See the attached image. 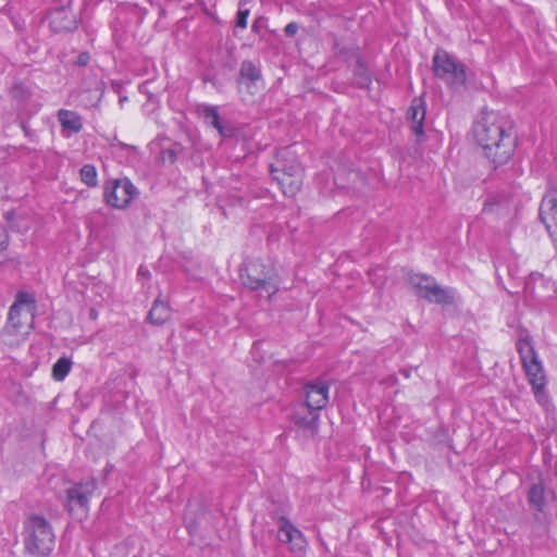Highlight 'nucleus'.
Returning a JSON list of instances; mask_svg holds the SVG:
<instances>
[{"label":"nucleus","instance_id":"1","mask_svg":"<svg viewBox=\"0 0 557 557\" xmlns=\"http://www.w3.org/2000/svg\"><path fill=\"white\" fill-rule=\"evenodd\" d=\"M512 131L511 119L494 110L482 111L474 122V139L495 166L506 163L515 151Z\"/></svg>","mask_w":557,"mask_h":557},{"label":"nucleus","instance_id":"2","mask_svg":"<svg viewBox=\"0 0 557 557\" xmlns=\"http://www.w3.org/2000/svg\"><path fill=\"white\" fill-rule=\"evenodd\" d=\"M24 543L28 553L45 557L54 546V533L51 524L41 516H30L24 527Z\"/></svg>","mask_w":557,"mask_h":557},{"label":"nucleus","instance_id":"3","mask_svg":"<svg viewBox=\"0 0 557 557\" xmlns=\"http://www.w3.org/2000/svg\"><path fill=\"white\" fill-rule=\"evenodd\" d=\"M240 280L247 288L264 293L270 299L278 292V281L272 268L261 260H250L240 269Z\"/></svg>","mask_w":557,"mask_h":557},{"label":"nucleus","instance_id":"4","mask_svg":"<svg viewBox=\"0 0 557 557\" xmlns=\"http://www.w3.org/2000/svg\"><path fill=\"white\" fill-rule=\"evenodd\" d=\"M406 282L416 296L437 305H453L456 290L451 287H442L433 276L409 272Z\"/></svg>","mask_w":557,"mask_h":557},{"label":"nucleus","instance_id":"5","mask_svg":"<svg viewBox=\"0 0 557 557\" xmlns=\"http://www.w3.org/2000/svg\"><path fill=\"white\" fill-rule=\"evenodd\" d=\"M433 72L454 89L465 86L467 81L465 65L445 50H436L433 57Z\"/></svg>","mask_w":557,"mask_h":557},{"label":"nucleus","instance_id":"6","mask_svg":"<svg viewBox=\"0 0 557 557\" xmlns=\"http://www.w3.org/2000/svg\"><path fill=\"white\" fill-rule=\"evenodd\" d=\"M138 189L127 177L108 180L103 186V199L115 209H125L138 196Z\"/></svg>","mask_w":557,"mask_h":557},{"label":"nucleus","instance_id":"7","mask_svg":"<svg viewBox=\"0 0 557 557\" xmlns=\"http://www.w3.org/2000/svg\"><path fill=\"white\" fill-rule=\"evenodd\" d=\"M277 540L287 545L290 553L305 555L308 548V541L305 534L285 516L276 520Z\"/></svg>","mask_w":557,"mask_h":557},{"label":"nucleus","instance_id":"8","mask_svg":"<svg viewBox=\"0 0 557 557\" xmlns=\"http://www.w3.org/2000/svg\"><path fill=\"white\" fill-rule=\"evenodd\" d=\"M319 417L320 413L314 410L297 405L294 408L292 422L297 437L301 440H311L318 435L319 432Z\"/></svg>","mask_w":557,"mask_h":557},{"label":"nucleus","instance_id":"9","mask_svg":"<svg viewBox=\"0 0 557 557\" xmlns=\"http://www.w3.org/2000/svg\"><path fill=\"white\" fill-rule=\"evenodd\" d=\"M528 382L532 387L534 397L541 406L548 404V395L546 392L547 380L544 368L539 359H533L523 364Z\"/></svg>","mask_w":557,"mask_h":557},{"label":"nucleus","instance_id":"10","mask_svg":"<svg viewBox=\"0 0 557 557\" xmlns=\"http://www.w3.org/2000/svg\"><path fill=\"white\" fill-rule=\"evenodd\" d=\"M539 215L557 248V188L549 187L542 198Z\"/></svg>","mask_w":557,"mask_h":557},{"label":"nucleus","instance_id":"11","mask_svg":"<svg viewBox=\"0 0 557 557\" xmlns=\"http://www.w3.org/2000/svg\"><path fill=\"white\" fill-rule=\"evenodd\" d=\"M237 86L239 91L245 90L250 96L259 92L263 88L260 67L250 60H244L240 63Z\"/></svg>","mask_w":557,"mask_h":557},{"label":"nucleus","instance_id":"12","mask_svg":"<svg viewBox=\"0 0 557 557\" xmlns=\"http://www.w3.org/2000/svg\"><path fill=\"white\" fill-rule=\"evenodd\" d=\"M270 171L285 196L293 197L299 191L302 185L304 171L298 162L293 163V173H287L285 168L277 170L273 165H271Z\"/></svg>","mask_w":557,"mask_h":557},{"label":"nucleus","instance_id":"13","mask_svg":"<svg viewBox=\"0 0 557 557\" xmlns=\"http://www.w3.org/2000/svg\"><path fill=\"white\" fill-rule=\"evenodd\" d=\"M96 490L95 481L79 482L66 490V508L73 513L82 509L87 511L89 498Z\"/></svg>","mask_w":557,"mask_h":557},{"label":"nucleus","instance_id":"14","mask_svg":"<svg viewBox=\"0 0 557 557\" xmlns=\"http://www.w3.org/2000/svg\"><path fill=\"white\" fill-rule=\"evenodd\" d=\"M306 403L304 407L320 412L329 404V385L325 382L317 381L306 384L304 387Z\"/></svg>","mask_w":557,"mask_h":557},{"label":"nucleus","instance_id":"15","mask_svg":"<svg viewBox=\"0 0 557 557\" xmlns=\"http://www.w3.org/2000/svg\"><path fill=\"white\" fill-rule=\"evenodd\" d=\"M50 28L54 33H65L77 27L75 15L66 7L54 8L48 14Z\"/></svg>","mask_w":557,"mask_h":557},{"label":"nucleus","instance_id":"16","mask_svg":"<svg viewBox=\"0 0 557 557\" xmlns=\"http://www.w3.org/2000/svg\"><path fill=\"white\" fill-rule=\"evenodd\" d=\"M57 119L65 136L78 134L83 129V119L77 112L60 109Z\"/></svg>","mask_w":557,"mask_h":557},{"label":"nucleus","instance_id":"17","mask_svg":"<svg viewBox=\"0 0 557 557\" xmlns=\"http://www.w3.org/2000/svg\"><path fill=\"white\" fill-rule=\"evenodd\" d=\"M171 317V308L170 306L161 300L160 298H157L153 301V305L148 313L147 320L154 325H161L165 323Z\"/></svg>","mask_w":557,"mask_h":557},{"label":"nucleus","instance_id":"18","mask_svg":"<svg viewBox=\"0 0 557 557\" xmlns=\"http://www.w3.org/2000/svg\"><path fill=\"white\" fill-rule=\"evenodd\" d=\"M198 112L203 117V120L213 126L221 136H225L224 127L221 123L220 113L218 110V107L215 106H209V104H202L198 108Z\"/></svg>","mask_w":557,"mask_h":557},{"label":"nucleus","instance_id":"19","mask_svg":"<svg viewBox=\"0 0 557 557\" xmlns=\"http://www.w3.org/2000/svg\"><path fill=\"white\" fill-rule=\"evenodd\" d=\"M409 116L411 119V123H412V132L417 135V136H422L424 134V131H423V122H424V117H425V109L422 104H412L409 109Z\"/></svg>","mask_w":557,"mask_h":557},{"label":"nucleus","instance_id":"20","mask_svg":"<svg viewBox=\"0 0 557 557\" xmlns=\"http://www.w3.org/2000/svg\"><path fill=\"white\" fill-rule=\"evenodd\" d=\"M14 304H18V307L24 310L25 317L34 319L35 298L30 293L18 292Z\"/></svg>","mask_w":557,"mask_h":557},{"label":"nucleus","instance_id":"21","mask_svg":"<svg viewBox=\"0 0 557 557\" xmlns=\"http://www.w3.org/2000/svg\"><path fill=\"white\" fill-rule=\"evenodd\" d=\"M529 504L536 510H542L545 504L544 487L541 484H534L529 490Z\"/></svg>","mask_w":557,"mask_h":557},{"label":"nucleus","instance_id":"22","mask_svg":"<svg viewBox=\"0 0 557 557\" xmlns=\"http://www.w3.org/2000/svg\"><path fill=\"white\" fill-rule=\"evenodd\" d=\"M72 361L66 357H61L52 367V376L55 381H63L70 373Z\"/></svg>","mask_w":557,"mask_h":557},{"label":"nucleus","instance_id":"23","mask_svg":"<svg viewBox=\"0 0 557 557\" xmlns=\"http://www.w3.org/2000/svg\"><path fill=\"white\" fill-rule=\"evenodd\" d=\"M82 182L88 187H96L98 184V173L92 164H84L79 170Z\"/></svg>","mask_w":557,"mask_h":557},{"label":"nucleus","instance_id":"24","mask_svg":"<svg viewBox=\"0 0 557 557\" xmlns=\"http://www.w3.org/2000/svg\"><path fill=\"white\" fill-rule=\"evenodd\" d=\"M518 351L521 357L522 364L533 359H539L532 345L527 341H519L517 344Z\"/></svg>","mask_w":557,"mask_h":557},{"label":"nucleus","instance_id":"25","mask_svg":"<svg viewBox=\"0 0 557 557\" xmlns=\"http://www.w3.org/2000/svg\"><path fill=\"white\" fill-rule=\"evenodd\" d=\"M355 77H356V83L359 87H362V88L369 87V85L371 83V78H370L368 69L364 66V64L362 63L361 60H359L357 62V67L355 70Z\"/></svg>","mask_w":557,"mask_h":557},{"label":"nucleus","instance_id":"26","mask_svg":"<svg viewBox=\"0 0 557 557\" xmlns=\"http://www.w3.org/2000/svg\"><path fill=\"white\" fill-rule=\"evenodd\" d=\"M22 315H25L24 310L18 307V304H13L9 310V322L16 330L22 327Z\"/></svg>","mask_w":557,"mask_h":557},{"label":"nucleus","instance_id":"27","mask_svg":"<svg viewBox=\"0 0 557 557\" xmlns=\"http://www.w3.org/2000/svg\"><path fill=\"white\" fill-rule=\"evenodd\" d=\"M250 10L248 8H238L236 27L245 29L247 27Z\"/></svg>","mask_w":557,"mask_h":557},{"label":"nucleus","instance_id":"28","mask_svg":"<svg viewBox=\"0 0 557 557\" xmlns=\"http://www.w3.org/2000/svg\"><path fill=\"white\" fill-rule=\"evenodd\" d=\"M9 245V235L2 224H0V251L7 249Z\"/></svg>","mask_w":557,"mask_h":557},{"label":"nucleus","instance_id":"29","mask_svg":"<svg viewBox=\"0 0 557 557\" xmlns=\"http://www.w3.org/2000/svg\"><path fill=\"white\" fill-rule=\"evenodd\" d=\"M298 29H299L298 24L296 22H290L285 26L284 33L286 36L292 37V36L296 35Z\"/></svg>","mask_w":557,"mask_h":557},{"label":"nucleus","instance_id":"30","mask_svg":"<svg viewBox=\"0 0 557 557\" xmlns=\"http://www.w3.org/2000/svg\"><path fill=\"white\" fill-rule=\"evenodd\" d=\"M90 61V55L87 52H83L77 57L76 64L79 66H86Z\"/></svg>","mask_w":557,"mask_h":557},{"label":"nucleus","instance_id":"31","mask_svg":"<svg viewBox=\"0 0 557 557\" xmlns=\"http://www.w3.org/2000/svg\"><path fill=\"white\" fill-rule=\"evenodd\" d=\"M249 2H251V0H239L238 8H247Z\"/></svg>","mask_w":557,"mask_h":557},{"label":"nucleus","instance_id":"32","mask_svg":"<svg viewBox=\"0 0 557 557\" xmlns=\"http://www.w3.org/2000/svg\"><path fill=\"white\" fill-rule=\"evenodd\" d=\"M251 28H252V30H253V32H258V30H259V25H258V22H257V21H255V22L252 23Z\"/></svg>","mask_w":557,"mask_h":557},{"label":"nucleus","instance_id":"33","mask_svg":"<svg viewBox=\"0 0 557 557\" xmlns=\"http://www.w3.org/2000/svg\"><path fill=\"white\" fill-rule=\"evenodd\" d=\"M284 168L286 169L287 173H293V164H290V166H288V168H286V166H284Z\"/></svg>","mask_w":557,"mask_h":557},{"label":"nucleus","instance_id":"34","mask_svg":"<svg viewBox=\"0 0 557 557\" xmlns=\"http://www.w3.org/2000/svg\"><path fill=\"white\" fill-rule=\"evenodd\" d=\"M138 275H145V271H144L143 267H140L138 269Z\"/></svg>","mask_w":557,"mask_h":557}]
</instances>
